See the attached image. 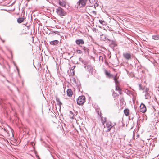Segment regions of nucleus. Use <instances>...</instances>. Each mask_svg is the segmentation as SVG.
I'll return each mask as SVG.
<instances>
[{
    "mask_svg": "<svg viewBox=\"0 0 159 159\" xmlns=\"http://www.w3.org/2000/svg\"><path fill=\"white\" fill-rule=\"evenodd\" d=\"M56 11L57 14L60 16H65L66 14V13L64 10L61 7H58L57 8Z\"/></svg>",
    "mask_w": 159,
    "mask_h": 159,
    "instance_id": "f257e3e1",
    "label": "nucleus"
},
{
    "mask_svg": "<svg viewBox=\"0 0 159 159\" xmlns=\"http://www.w3.org/2000/svg\"><path fill=\"white\" fill-rule=\"evenodd\" d=\"M85 101V98L84 96H79L77 100V103L79 105L84 104Z\"/></svg>",
    "mask_w": 159,
    "mask_h": 159,
    "instance_id": "f03ea898",
    "label": "nucleus"
},
{
    "mask_svg": "<svg viewBox=\"0 0 159 159\" xmlns=\"http://www.w3.org/2000/svg\"><path fill=\"white\" fill-rule=\"evenodd\" d=\"M87 0H80L78 2V5L81 7L85 6Z\"/></svg>",
    "mask_w": 159,
    "mask_h": 159,
    "instance_id": "7ed1b4c3",
    "label": "nucleus"
},
{
    "mask_svg": "<svg viewBox=\"0 0 159 159\" xmlns=\"http://www.w3.org/2000/svg\"><path fill=\"white\" fill-rule=\"evenodd\" d=\"M140 111L141 112L144 113L146 111V108L144 104L142 103L140 106Z\"/></svg>",
    "mask_w": 159,
    "mask_h": 159,
    "instance_id": "20e7f679",
    "label": "nucleus"
},
{
    "mask_svg": "<svg viewBox=\"0 0 159 159\" xmlns=\"http://www.w3.org/2000/svg\"><path fill=\"white\" fill-rule=\"evenodd\" d=\"M106 127L107 129V131L109 132L112 126L111 125V123L110 122H107L106 123Z\"/></svg>",
    "mask_w": 159,
    "mask_h": 159,
    "instance_id": "39448f33",
    "label": "nucleus"
},
{
    "mask_svg": "<svg viewBox=\"0 0 159 159\" xmlns=\"http://www.w3.org/2000/svg\"><path fill=\"white\" fill-rule=\"evenodd\" d=\"M29 28L28 26H23L22 27V32L23 34H26L28 33Z\"/></svg>",
    "mask_w": 159,
    "mask_h": 159,
    "instance_id": "423d86ee",
    "label": "nucleus"
},
{
    "mask_svg": "<svg viewBox=\"0 0 159 159\" xmlns=\"http://www.w3.org/2000/svg\"><path fill=\"white\" fill-rule=\"evenodd\" d=\"M76 43L78 45L84 44V41L82 39H78L75 41Z\"/></svg>",
    "mask_w": 159,
    "mask_h": 159,
    "instance_id": "0eeeda50",
    "label": "nucleus"
},
{
    "mask_svg": "<svg viewBox=\"0 0 159 159\" xmlns=\"http://www.w3.org/2000/svg\"><path fill=\"white\" fill-rule=\"evenodd\" d=\"M67 95L70 97H71L73 94V92L70 89H69L67 90Z\"/></svg>",
    "mask_w": 159,
    "mask_h": 159,
    "instance_id": "6e6552de",
    "label": "nucleus"
},
{
    "mask_svg": "<svg viewBox=\"0 0 159 159\" xmlns=\"http://www.w3.org/2000/svg\"><path fill=\"white\" fill-rule=\"evenodd\" d=\"M124 57L126 59L129 60L131 58V56L129 53H126L123 54Z\"/></svg>",
    "mask_w": 159,
    "mask_h": 159,
    "instance_id": "1a4fd4ad",
    "label": "nucleus"
},
{
    "mask_svg": "<svg viewBox=\"0 0 159 159\" xmlns=\"http://www.w3.org/2000/svg\"><path fill=\"white\" fill-rule=\"evenodd\" d=\"M129 110L128 109H126L124 110V113L126 116H128L129 115Z\"/></svg>",
    "mask_w": 159,
    "mask_h": 159,
    "instance_id": "9d476101",
    "label": "nucleus"
},
{
    "mask_svg": "<svg viewBox=\"0 0 159 159\" xmlns=\"http://www.w3.org/2000/svg\"><path fill=\"white\" fill-rule=\"evenodd\" d=\"M152 38L155 40H158L159 39V34L153 35L152 37Z\"/></svg>",
    "mask_w": 159,
    "mask_h": 159,
    "instance_id": "9b49d317",
    "label": "nucleus"
},
{
    "mask_svg": "<svg viewBox=\"0 0 159 159\" xmlns=\"http://www.w3.org/2000/svg\"><path fill=\"white\" fill-rule=\"evenodd\" d=\"M59 41L57 40H55L51 41L50 43L51 45H56L57 44L59 43Z\"/></svg>",
    "mask_w": 159,
    "mask_h": 159,
    "instance_id": "f8f14e48",
    "label": "nucleus"
},
{
    "mask_svg": "<svg viewBox=\"0 0 159 159\" xmlns=\"http://www.w3.org/2000/svg\"><path fill=\"white\" fill-rule=\"evenodd\" d=\"M59 3L60 6L62 7H65L66 5V2L64 1H59Z\"/></svg>",
    "mask_w": 159,
    "mask_h": 159,
    "instance_id": "ddd939ff",
    "label": "nucleus"
},
{
    "mask_svg": "<svg viewBox=\"0 0 159 159\" xmlns=\"http://www.w3.org/2000/svg\"><path fill=\"white\" fill-rule=\"evenodd\" d=\"M25 19L23 18H20L17 19V21L19 23H20L24 21Z\"/></svg>",
    "mask_w": 159,
    "mask_h": 159,
    "instance_id": "4468645a",
    "label": "nucleus"
},
{
    "mask_svg": "<svg viewBox=\"0 0 159 159\" xmlns=\"http://www.w3.org/2000/svg\"><path fill=\"white\" fill-rule=\"evenodd\" d=\"M106 74L110 77H113V75H111L110 72H108L107 71H106Z\"/></svg>",
    "mask_w": 159,
    "mask_h": 159,
    "instance_id": "2eb2a0df",
    "label": "nucleus"
},
{
    "mask_svg": "<svg viewBox=\"0 0 159 159\" xmlns=\"http://www.w3.org/2000/svg\"><path fill=\"white\" fill-rule=\"evenodd\" d=\"M112 77L113 78L114 81L117 80L119 78V77L117 76V74L114 77L113 76V77Z\"/></svg>",
    "mask_w": 159,
    "mask_h": 159,
    "instance_id": "dca6fc26",
    "label": "nucleus"
},
{
    "mask_svg": "<svg viewBox=\"0 0 159 159\" xmlns=\"http://www.w3.org/2000/svg\"><path fill=\"white\" fill-rule=\"evenodd\" d=\"M120 90H121V89L120 88V87H119V86L117 85L116 87V91H120Z\"/></svg>",
    "mask_w": 159,
    "mask_h": 159,
    "instance_id": "f3484780",
    "label": "nucleus"
},
{
    "mask_svg": "<svg viewBox=\"0 0 159 159\" xmlns=\"http://www.w3.org/2000/svg\"><path fill=\"white\" fill-rule=\"evenodd\" d=\"M112 95L114 97H116L118 95V94L117 93H116L114 91Z\"/></svg>",
    "mask_w": 159,
    "mask_h": 159,
    "instance_id": "a211bd4d",
    "label": "nucleus"
},
{
    "mask_svg": "<svg viewBox=\"0 0 159 159\" xmlns=\"http://www.w3.org/2000/svg\"><path fill=\"white\" fill-rule=\"evenodd\" d=\"M57 102H58V105H61L62 104V103L59 100V99H57Z\"/></svg>",
    "mask_w": 159,
    "mask_h": 159,
    "instance_id": "6ab92c4d",
    "label": "nucleus"
},
{
    "mask_svg": "<svg viewBox=\"0 0 159 159\" xmlns=\"http://www.w3.org/2000/svg\"><path fill=\"white\" fill-rule=\"evenodd\" d=\"M77 53L80 54L82 53V51L80 50H77Z\"/></svg>",
    "mask_w": 159,
    "mask_h": 159,
    "instance_id": "aec40b11",
    "label": "nucleus"
},
{
    "mask_svg": "<svg viewBox=\"0 0 159 159\" xmlns=\"http://www.w3.org/2000/svg\"><path fill=\"white\" fill-rule=\"evenodd\" d=\"M99 21L100 23L101 24H103V23L104 22L103 21H102V20H99Z\"/></svg>",
    "mask_w": 159,
    "mask_h": 159,
    "instance_id": "412c9836",
    "label": "nucleus"
},
{
    "mask_svg": "<svg viewBox=\"0 0 159 159\" xmlns=\"http://www.w3.org/2000/svg\"><path fill=\"white\" fill-rule=\"evenodd\" d=\"M120 102H122L123 103V102H124V100L123 98H122L120 100Z\"/></svg>",
    "mask_w": 159,
    "mask_h": 159,
    "instance_id": "4be33fe9",
    "label": "nucleus"
},
{
    "mask_svg": "<svg viewBox=\"0 0 159 159\" xmlns=\"http://www.w3.org/2000/svg\"><path fill=\"white\" fill-rule=\"evenodd\" d=\"M115 83H116V85H117V84H118L119 83V82H118L117 80H115Z\"/></svg>",
    "mask_w": 159,
    "mask_h": 159,
    "instance_id": "5701e85b",
    "label": "nucleus"
},
{
    "mask_svg": "<svg viewBox=\"0 0 159 159\" xmlns=\"http://www.w3.org/2000/svg\"><path fill=\"white\" fill-rule=\"evenodd\" d=\"M119 93L120 94H122V92L121 91V90L120 91H119Z\"/></svg>",
    "mask_w": 159,
    "mask_h": 159,
    "instance_id": "b1692460",
    "label": "nucleus"
},
{
    "mask_svg": "<svg viewBox=\"0 0 159 159\" xmlns=\"http://www.w3.org/2000/svg\"><path fill=\"white\" fill-rule=\"evenodd\" d=\"M100 117H101V118L102 120V115H100Z\"/></svg>",
    "mask_w": 159,
    "mask_h": 159,
    "instance_id": "393cba45",
    "label": "nucleus"
}]
</instances>
